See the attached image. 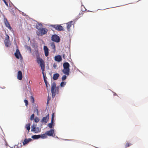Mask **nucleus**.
Segmentation results:
<instances>
[{"mask_svg":"<svg viewBox=\"0 0 148 148\" xmlns=\"http://www.w3.org/2000/svg\"><path fill=\"white\" fill-rule=\"evenodd\" d=\"M59 88L58 86H56L55 82H53L51 84V91L52 94V97H54L56 94L59 93Z\"/></svg>","mask_w":148,"mask_h":148,"instance_id":"nucleus-1","label":"nucleus"},{"mask_svg":"<svg viewBox=\"0 0 148 148\" xmlns=\"http://www.w3.org/2000/svg\"><path fill=\"white\" fill-rule=\"evenodd\" d=\"M42 26V25L40 24H38L36 25V28L38 29L39 34L42 36L46 34L48 30L45 28H40Z\"/></svg>","mask_w":148,"mask_h":148,"instance_id":"nucleus-2","label":"nucleus"},{"mask_svg":"<svg viewBox=\"0 0 148 148\" xmlns=\"http://www.w3.org/2000/svg\"><path fill=\"white\" fill-rule=\"evenodd\" d=\"M63 66L64 69L62 70L63 73L65 75H69L70 71V64L68 62H65L63 64Z\"/></svg>","mask_w":148,"mask_h":148,"instance_id":"nucleus-3","label":"nucleus"},{"mask_svg":"<svg viewBox=\"0 0 148 148\" xmlns=\"http://www.w3.org/2000/svg\"><path fill=\"white\" fill-rule=\"evenodd\" d=\"M34 52L36 56L37 62L40 64V66L45 65L44 61L40 57V55L38 50H35Z\"/></svg>","mask_w":148,"mask_h":148,"instance_id":"nucleus-4","label":"nucleus"},{"mask_svg":"<svg viewBox=\"0 0 148 148\" xmlns=\"http://www.w3.org/2000/svg\"><path fill=\"white\" fill-rule=\"evenodd\" d=\"M51 26L52 27L54 28L56 30H57L59 31H64V30L63 27L60 25H51Z\"/></svg>","mask_w":148,"mask_h":148,"instance_id":"nucleus-5","label":"nucleus"},{"mask_svg":"<svg viewBox=\"0 0 148 148\" xmlns=\"http://www.w3.org/2000/svg\"><path fill=\"white\" fill-rule=\"evenodd\" d=\"M6 37L5 38L4 42L5 46L7 47H8L10 46L11 45L9 40L10 38L9 36L7 34H6Z\"/></svg>","mask_w":148,"mask_h":148,"instance_id":"nucleus-6","label":"nucleus"},{"mask_svg":"<svg viewBox=\"0 0 148 148\" xmlns=\"http://www.w3.org/2000/svg\"><path fill=\"white\" fill-rule=\"evenodd\" d=\"M0 143L6 146H7L8 145L4 137L1 135H0Z\"/></svg>","mask_w":148,"mask_h":148,"instance_id":"nucleus-7","label":"nucleus"},{"mask_svg":"<svg viewBox=\"0 0 148 148\" xmlns=\"http://www.w3.org/2000/svg\"><path fill=\"white\" fill-rule=\"evenodd\" d=\"M51 40L53 41L58 42L60 41V38L57 35H53L52 36Z\"/></svg>","mask_w":148,"mask_h":148,"instance_id":"nucleus-8","label":"nucleus"},{"mask_svg":"<svg viewBox=\"0 0 148 148\" xmlns=\"http://www.w3.org/2000/svg\"><path fill=\"white\" fill-rule=\"evenodd\" d=\"M14 55L17 59H18L20 58L21 59H22V56L18 49H16V52L14 53Z\"/></svg>","mask_w":148,"mask_h":148,"instance_id":"nucleus-9","label":"nucleus"},{"mask_svg":"<svg viewBox=\"0 0 148 148\" xmlns=\"http://www.w3.org/2000/svg\"><path fill=\"white\" fill-rule=\"evenodd\" d=\"M4 23L5 26L8 29L10 30H11L12 29L9 23L8 22L7 19L5 18H4Z\"/></svg>","mask_w":148,"mask_h":148,"instance_id":"nucleus-10","label":"nucleus"},{"mask_svg":"<svg viewBox=\"0 0 148 148\" xmlns=\"http://www.w3.org/2000/svg\"><path fill=\"white\" fill-rule=\"evenodd\" d=\"M41 67V69L42 70V73L43 74V77L44 78V81L45 82H47V80L46 79V77L45 76V74H44V71H45V65H43L41 66H40Z\"/></svg>","mask_w":148,"mask_h":148,"instance_id":"nucleus-11","label":"nucleus"},{"mask_svg":"<svg viewBox=\"0 0 148 148\" xmlns=\"http://www.w3.org/2000/svg\"><path fill=\"white\" fill-rule=\"evenodd\" d=\"M46 134L48 136H53V135L54 134V130L53 129H51L49 131H47L46 132Z\"/></svg>","mask_w":148,"mask_h":148,"instance_id":"nucleus-12","label":"nucleus"},{"mask_svg":"<svg viewBox=\"0 0 148 148\" xmlns=\"http://www.w3.org/2000/svg\"><path fill=\"white\" fill-rule=\"evenodd\" d=\"M17 79L19 80H21L23 78L22 72L21 71H19L17 73Z\"/></svg>","mask_w":148,"mask_h":148,"instance_id":"nucleus-13","label":"nucleus"},{"mask_svg":"<svg viewBox=\"0 0 148 148\" xmlns=\"http://www.w3.org/2000/svg\"><path fill=\"white\" fill-rule=\"evenodd\" d=\"M44 50L45 56L47 57L49 55V49L47 46H44Z\"/></svg>","mask_w":148,"mask_h":148,"instance_id":"nucleus-14","label":"nucleus"},{"mask_svg":"<svg viewBox=\"0 0 148 148\" xmlns=\"http://www.w3.org/2000/svg\"><path fill=\"white\" fill-rule=\"evenodd\" d=\"M49 119V114H48L47 115L43 117L42 120L41 122L46 123Z\"/></svg>","mask_w":148,"mask_h":148,"instance_id":"nucleus-15","label":"nucleus"},{"mask_svg":"<svg viewBox=\"0 0 148 148\" xmlns=\"http://www.w3.org/2000/svg\"><path fill=\"white\" fill-rule=\"evenodd\" d=\"M7 7H11L13 5L10 1H3Z\"/></svg>","mask_w":148,"mask_h":148,"instance_id":"nucleus-16","label":"nucleus"},{"mask_svg":"<svg viewBox=\"0 0 148 148\" xmlns=\"http://www.w3.org/2000/svg\"><path fill=\"white\" fill-rule=\"evenodd\" d=\"M54 60L58 62H60L62 60V58L60 56L58 55L55 57Z\"/></svg>","mask_w":148,"mask_h":148,"instance_id":"nucleus-17","label":"nucleus"},{"mask_svg":"<svg viewBox=\"0 0 148 148\" xmlns=\"http://www.w3.org/2000/svg\"><path fill=\"white\" fill-rule=\"evenodd\" d=\"M54 114V113H53L52 114L51 118V122L48 124V126L50 128H51L52 127Z\"/></svg>","mask_w":148,"mask_h":148,"instance_id":"nucleus-18","label":"nucleus"},{"mask_svg":"<svg viewBox=\"0 0 148 148\" xmlns=\"http://www.w3.org/2000/svg\"><path fill=\"white\" fill-rule=\"evenodd\" d=\"M32 140V139L30 138H28V139L26 138L25 139L23 142V145H25L26 144H27L29 142L31 141Z\"/></svg>","mask_w":148,"mask_h":148,"instance_id":"nucleus-19","label":"nucleus"},{"mask_svg":"<svg viewBox=\"0 0 148 148\" xmlns=\"http://www.w3.org/2000/svg\"><path fill=\"white\" fill-rule=\"evenodd\" d=\"M73 22L70 21L66 23L67 25V28L68 30L69 31L70 29V27L72 25V23Z\"/></svg>","mask_w":148,"mask_h":148,"instance_id":"nucleus-20","label":"nucleus"},{"mask_svg":"<svg viewBox=\"0 0 148 148\" xmlns=\"http://www.w3.org/2000/svg\"><path fill=\"white\" fill-rule=\"evenodd\" d=\"M30 124L29 123H28L27 124L25 127L28 130V133H29V130H30Z\"/></svg>","mask_w":148,"mask_h":148,"instance_id":"nucleus-21","label":"nucleus"},{"mask_svg":"<svg viewBox=\"0 0 148 148\" xmlns=\"http://www.w3.org/2000/svg\"><path fill=\"white\" fill-rule=\"evenodd\" d=\"M59 74L58 73H56L53 75V79L54 80L57 79L59 76Z\"/></svg>","mask_w":148,"mask_h":148,"instance_id":"nucleus-22","label":"nucleus"},{"mask_svg":"<svg viewBox=\"0 0 148 148\" xmlns=\"http://www.w3.org/2000/svg\"><path fill=\"white\" fill-rule=\"evenodd\" d=\"M41 137V135H33L32 136V138L34 139H37Z\"/></svg>","mask_w":148,"mask_h":148,"instance_id":"nucleus-23","label":"nucleus"},{"mask_svg":"<svg viewBox=\"0 0 148 148\" xmlns=\"http://www.w3.org/2000/svg\"><path fill=\"white\" fill-rule=\"evenodd\" d=\"M41 135V138L43 139L46 138L47 137V135L46 134V132L45 134H42Z\"/></svg>","mask_w":148,"mask_h":148,"instance_id":"nucleus-24","label":"nucleus"},{"mask_svg":"<svg viewBox=\"0 0 148 148\" xmlns=\"http://www.w3.org/2000/svg\"><path fill=\"white\" fill-rule=\"evenodd\" d=\"M132 145V144L130 143H126V144H125V148H127V147L130 146L131 145Z\"/></svg>","mask_w":148,"mask_h":148,"instance_id":"nucleus-25","label":"nucleus"},{"mask_svg":"<svg viewBox=\"0 0 148 148\" xmlns=\"http://www.w3.org/2000/svg\"><path fill=\"white\" fill-rule=\"evenodd\" d=\"M51 47L53 49L55 50V45L54 43L53 42L51 44Z\"/></svg>","mask_w":148,"mask_h":148,"instance_id":"nucleus-26","label":"nucleus"},{"mask_svg":"<svg viewBox=\"0 0 148 148\" xmlns=\"http://www.w3.org/2000/svg\"><path fill=\"white\" fill-rule=\"evenodd\" d=\"M35 133H37L40 132V129L38 127H37L35 130Z\"/></svg>","mask_w":148,"mask_h":148,"instance_id":"nucleus-27","label":"nucleus"},{"mask_svg":"<svg viewBox=\"0 0 148 148\" xmlns=\"http://www.w3.org/2000/svg\"><path fill=\"white\" fill-rule=\"evenodd\" d=\"M66 83L64 82H62L61 83L60 85L61 87H64L66 84Z\"/></svg>","mask_w":148,"mask_h":148,"instance_id":"nucleus-28","label":"nucleus"},{"mask_svg":"<svg viewBox=\"0 0 148 148\" xmlns=\"http://www.w3.org/2000/svg\"><path fill=\"white\" fill-rule=\"evenodd\" d=\"M30 101L32 103H34V99L33 96H31L30 97Z\"/></svg>","mask_w":148,"mask_h":148,"instance_id":"nucleus-29","label":"nucleus"},{"mask_svg":"<svg viewBox=\"0 0 148 148\" xmlns=\"http://www.w3.org/2000/svg\"><path fill=\"white\" fill-rule=\"evenodd\" d=\"M39 119L38 117H35L34 118V121L35 122H38L39 121Z\"/></svg>","mask_w":148,"mask_h":148,"instance_id":"nucleus-30","label":"nucleus"},{"mask_svg":"<svg viewBox=\"0 0 148 148\" xmlns=\"http://www.w3.org/2000/svg\"><path fill=\"white\" fill-rule=\"evenodd\" d=\"M34 114H32L31 116L30 120H33L34 119Z\"/></svg>","mask_w":148,"mask_h":148,"instance_id":"nucleus-31","label":"nucleus"},{"mask_svg":"<svg viewBox=\"0 0 148 148\" xmlns=\"http://www.w3.org/2000/svg\"><path fill=\"white\" fill-rule=\"evenodd\" d=\"M66 78V76L65 75H63L62 77V81L64 80Z\"/></svg>","mask_w":148,"mask_h":148,"instance_id":"nucleus-32","label":"nucleus"},{"mask_svg":"<svg viewBox=\"0 0 148 148\" xmlns=\"http://www.w3.org/2000/svg\"><path fill=\"white\" fill-rule=\"evenodd\" d=\"M24 102L25 103V105L27 106L28 103V101L26 99H25L24 100Z\"/></svg>","mask_w":148,"mask_h":148,"instance_id":"nucleus-33","label":"nucleus"},{"mask_svg":"<svg viewBox=\"0 0 148 148\" xmlns=\"http://www.w3.org/2000/svg\"><path fill=\"white\" fill-rule=\"evenodd\" d=\"M53 66L54 68L56 69L57 67V64L56 63L54 64L53 65Z\"/></svg>","mask_w":148,"mask_h":148,"instance_id":"nucleus-34","label":"nucleus"},{"mask_svg":"<svg viewBox=\"0 0 148 148\" xmlns=\"http://www.w3.org/2000/svg\"><path fill=\"white\" fill-rule=\"evenodd\" d=\"M36 127H35V128H32L31 130V131H33L35 132V130L36 129Z\"/></svg>","mask_w":148,"mask_h":148,"instance_id":"nucleus-35","label":"nucleus"},{"mask_svg":"<svg viewBox=\"0 0 148 148\" xmlns=\"http://www.w3.org/2000/svg\"><path fill=\"white\" fill-rule=\"evenodd\" d=\"M35 127H36V125H33L32 127V128H35Z\"/></svg>","mask_w":148,"mask_h":148,"instance_id":"nucleus-36","label":"nucleus"},{"mask_svg":"<svg viewBox=\"0 0 148 148\" xmlns=\"http://www.w3.org/2000/svg\"><path fill=\"white\" fill-rule=\"evenodd\" d=\"M45 82V84L46 87L47 88L48 87V86H47V81Z\"/></svg>","mask_w":148,"mask_h":148,"instance_id":"nucleus-37","label":"nucleus"},{"mask_svg":"<svg viewBox=\"0 0 148 148\" xmlns=\"http://www.w3.org/2000/svg\"><path fill=\"white\" fill-rule=\"evenodd\" d=\"M14 148H18V146L17 145H15L14 146Z\"/></svg>","mask_w":148,"mask_h":148,"instance_id":"nucleus-38","label":"nucleus"},{"mask_svg":"<svg viewBox=\"0 0 148 148\" xmlns=\"http://www.w3.org/2000/svg\"><path fill=\"white\" fill-rule=\"evenodd\" d=\"M36 110H37V112L38 113V110L37 109H36Z\"/></svg>","mask_w":148,"mask_h":148,"instance_id":"nucleus-39","label":"nucleus"},{"mask_svg":"<svg viewBox=\"0 0 148 148\" xmlns=\"http://www.w3.org/2000/svg\"><path fill=\"white\" fill-rule=\"evenodd\" d=\"M114 95H117V94L116 93H115L114 94Z\"/></svg>","mask_w":148,"mask_h":148,"instance_id":"nucleus-40","label":"nucleus"},{"mask_svg":"<svg viewBox=\"0 0 148 148\" xmlns=\"http://www.w3.org/2000/svg\"><path fill=\"white\" fill-rule=\"evenodd\" d=\"M64 55H63V57L64 58Z\"/></svg>","mask_w":148,"mask_h":148,"instance_id":"nucleus-41","label":"nucleus"},{"mask_svg":"<svg viewBox=\"0 0 148 148\" xmlns=\"http://www.w3.org/2000/svg\"><path fill=\"white\" fill-rule=\"evenodd\" d=\"M49 101V100H48V101H47V103H48V101Z\"/></svg>","mask_w":148,"mask_h":148,"instance_id":"nucleus-42","label":"nucleus"},{"mask_svg":"<svg viewBox=\"0 0 148 148\" xmlns=\"http://www.w3.org/2000/svg\"><path fill=\"white\" fill-rule=\"evenodd\" d=\"M10 148H12L11 147H10Z\"/></svg>","mask_w":148,"mask_h":148,"instance_id":"nucleus-43","label":"nucleus"}]
</instances>
